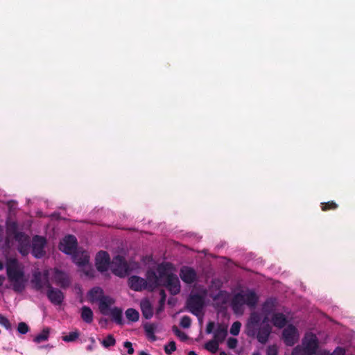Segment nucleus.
Wrapping results in <instances>:
<instances>
[{"instance_id":"1","label":"nucleus","mask_w":355,"mask_h":355,"mask_svg":"<svg viewBox=\"0 0 355 355\" xmlns=\"http://www.w3.org/2000/svg\"><path fill=\"white\" fill-rule=\"evenodd\" d=\"M268 318L263 320L260 313L252 312L245 324V334L249 337H256L261 344H266L272 331L271 326L267 323Z\"/></svg>"},{"instance_id":"2","label":"nucleus","mask_w":355,"mask_h":355,"mask_svg":"<svg viewBox=\"0 0 355 355\" xmlns=\"http://www.w3.org/2000/svg\"><path fill=\"white\" fill-rule=\"evenodd\" d=\"M6 275L12 289L16 293H21L25 288L24 272L20 267L17 259H9L6 263Z\"/></svg>"},{"instance_id":"3","label":"nucleus","mask_w":355,"mask_h":355,"mask_svg":"<svg viewBox=\"0 0 355 355\" xmlns=\"http://www.w3.org/2000/svg\"><path fill=\"white\" fill-rule=\"evenodd\" d=\"M168 266L169 263L159 265L157 272L161 277L165 279V280L163 281L162 286H165L171 295H175L180 291V282L176 275L168 272Z\"/></svg>"},{"instance_id":"4","label":"nucleus","mask_w":355,"mask_h":355,"mask_svg":"<svg viewBox=\"0 0 355 355\" xmlns=\"http://www.w3.org/2000/svg\"><path fill=\"white\" fill-rule=\"evenodd\" d=\"M205 305V294L191 293L187 299L185 307L193 315L202 321V311Z\"/></svg>"},{"instance_id":"5","label":"nucleus","mask_w":355,"mask_h":355,"mask_svg":"<svg viewBox=\"0 0 355 355\" xmlns=\"http://www.w3.org/2000/svg\"><path fill=\"white\" fill-rule=\"evenodd\" d=\"M110 270L114 275L119 277H125L130 272L129 264L125 259L121 255L113 257L110 263Z\"/></svg>"},{"instance_id":"6","label":"nucleus","mask_w":355,"mask_h":355,"mask_svg":"<svg viewBox=\"0 0 355 355\" xmlns=\"http://www.w3.org/2000/svg\"><path fill=\"white\" fill-rule=\"evenodd\" d=\"M301 349H302L308 355H315L319 347L318 338L313 333L306 334L304 337Z\"/></svg>"},{"instance_id":"7","label":"nucleus","mask_w":355,"mask_h":355,"mask_svg":"<svg viewBox=\"0 0 355 355\" xmlns=\"http://www.w3.org/2000/svg\"><path fill=\"white\" fill-rule=\"evenodd\" d=\"M215 327V322L213 321H209L206 327V334H210L213 333V330ZM227 336V326L222 324L218 323L216 325V330L214 332L213 338L218 341L219 343H223L225 338Z\"/></svg>"},{"instance_id":"8","label":"nucleus","mask_w":355,"mask_h":355,"mask_svg":"<svg viewBox=\"0 0 355 355\" xmlns=\"http://www.w3.org/2000/svg\"><path fill=\"white\" fill-rule=\"evenodd\" d=\"M46 288H47L46 296L49 301L54 305H60L64 299V293L58 288H53L48 279L47 275H45Z\"/></svg>"},{"instance_id":"9","label":"nucleus","mask_w":355,"mask_h":355,"mask_svg":"<svg viewBox=\"0 0 355 355\" xmlns=\"http://www.w3.org/2000/svg\"><path fill=\"white\" fill-rule=\"evenodd\" d=\"M78 241L75 236H66L59 245V249L67 254L72 255L77 251Z\"/></svg>"},{"instance_id":"10","label":"nucleus","mask_w":355,"mask_h":355,"mask_svg":"<svg viewBox=\"0 0 355 355\" xmlns=\"http://www.w3.org/2000/svg\"><path fill=\"white\" fill-rule=\"evenodd\" d=\"M46 244V240L42 236H34L32 239V254L37 259L43 257L46 252L44 248Z\"/></svg>"},{"instance_id":"11","label":"nucleus","mask_w":355,"mask_h":355,"mask_svg":"<svg viewBox=\"0 0 355 355\" xmlns=\"http://www.w3.org/2000/svg\"><path fill=\"white\" fill-rule=\"evenodd\" d=\"M6 243H9V238L12 237L16 241H21L26 240V234L24 232L18 231V225L16 222H8L6 224Z\"/></svg>"},{"instance_id":"12","label":"nucleus","mask_w":355,"mask_h":355,"mask_svg":"<svg viewBox=\"0 0 355 355\" xmlns=\"http://www.w3.org/2000/svg\"><path fill=\"white\" fill-rule=\"evenodd\" d=\"M146 290L153 291L160 286H162L164 277H161L153 270H148L146 275Z\"/></svg>"},{"instance_id":"13","label":"nucleus","mask_w":355,"mask_h":355,"mask_svg":"<svg viewBox=\"0 0 355 355\" xmlns=\"http://www.w3.org/2000/svg\"><path fill=\"white\" fill-rule=\"evenodd\" d=\"M282 337L287 346L294 345L299 339L297 329L293 324L288 325L283 330Z\"/></svg>"},{"instance_id":"14","label":"nucleus","mask_w":355,"mask_h":355,"mask_svg":"<svg viewBox=\"0 0 355 355\" xmlns=\"http://www.w3.org/2000/svg\"><path fill=\"white\" fill-rule=\"evenodd\" d=\"M96 269L101 272L107 270L109 266L110 267V257L109 254L105 251H100L96 256Z\"/></svg>"},{"instance_id":"15","label":"nucleus","mask_w":355,"mask_h":355,"mask_svg":"<svg viewBox=\"0 0 355 355\" xmlns=\"http://www.w3.org/2000/svg\"><path fill=\"white\" fill-rule=\"evenodd\" d=\"M128 286L135 291H142L146 290V279L137 275H132L128 278Z\"/></svg>"},{"instance_id":"16","label":"nucleus","mask_w":355,"mask_h":355,"mask_svg":"<svg viewBox=\"0 0 355 355\" xmlns=\"http://www.w3.org/2000/svg\"><path fill=\"white\" fill-rule=\"evenodd\" d=\"M180 277L184 282L191 284L196 280L197 274L193 268L188 266H183L180 269Z\"/></svg>"},{"instance_id":"17","label":"nucleus","mask_w":355,"mask_h":355,"mask_svg":"<svg viewBox=\"0 0 355 355\" xmlns=\"http://www.w3.org/2000/svg\"><path fill=\"white\" fill-rule=\"evenodd\" d=\"M54 280L56 284L62 288H66L71 284L69 276L59 269H55L54 270Z\"/></svg>"},{"instance_id":"18","label":"nucleus","mask_w":355,"mask_h":355,"mask_svg":"<svg viewBox=\"0 0 355 355\" xmlns=\"http://www.w3.org/2000/svg\"><path fill=\"white\" fill-rule=\"evenodd\" d=\"M46 275H47V277H49L48 271H44L43 274H42L40 272L34 273L31 283L35 290L42 291L43 288L46 287Z\"/></svg>"},{"instance_id":"19","label":"nucleus","mask_w":355,"mask_h":355,"mask_svg":"<svg viewBox=\"0 0 355 355\" xmlns=\"http://www.w3.org/2000/svg\"><path fill=\"white\" fill-rule=\"evenodd\" d=\"M245 304L243 293H238L233 297L231 306L235 313H242L243 311V306Z\"/></svg>"},{"instance_id":"20","label":"nucleus","mask_w":355,"mask_h":355,"mask_svg":"<svg viewBox=\"0 0 355 355\" xmlns=\"http://www.w3.org/2000/svg\"><path fill=\"white\" fill-rule=\"evenodd\" d=\"M98 301L99 302L98 309L100 312L104 315H108L110 307L114 303V300L109 296L101 295Z\"/></svg>"},{"instance_id":"21","label":"nucleus","mask_w":355,"mask_h":355,"mask_svg":"<svg viewBox=\"0 0 355 355\" xmlns=\"http://www.w3.org/2000/svg\"><path fill=\"white\" fill-rule=\"evenodd\" d=\"M73 261L78 266H85L89 263V257L85 252L76 251L72 255Z\"/></svg>"},{"instance_id":"22","label":"nucleus","mask_w":355,"mask_h":355,"mask_svg":"<svg viewBox=\"0 0 355 355\" xmlns=\"http://www.w3.org/2000/svg\"><path fill=\"white\" fill-rule=\"evenodd\" d=\"M242 293L245 304L250 308L254 307L259 300V297L256 293L252 290H247Z\"/></svg>"},{"instance_id":"23","label":"nucleus","mask_w":355,"mask_h":355,"mask_svg":"<svg viewBox=\"0 0 355 355\" xmlns=\"http://www.w3.org/2000/svg\"><path fill=\"white\" fill-rule=\"evenodd\" d=\"M140 307L144 318L146 319H150L153 317V306L148 299H144L141 301Z\"/></svg>"},{"instance_id":"24","label":"nucleus","mask_w":355,"mask_h":355,"mask_svg":"<svg viewBox=\"0 0 355 355\" xmlns=\"http://www.w3.org/2000/svg\"><path fill=\"white\" fill-rule=\"evenodd\" d=\"M272 322L273 325L278 328H283L286 322V316L282 313H277L273 314L272 317Z\"/></svg>"},{"instance_id":"25","label":"nucleus","mask_w":355,"mask_h":355,"mask_svg":"<svg viewBox=\"0 0 355 355\" xmlns=\"http://www.w3.org/2000/svg\"><path fill=\"white\" fill-rule=\"evenodd\" d=\"M94 314L92 309L87 306H83L81 309V318L86 323L90 324L93 321Z\"/></svg>"},{"instance_id":"26","label":"nucleus","mask_w":355,"mask_h":355,"mask_svg":"<svg viewBox=\"0 0 355 355\" xmlns=\"http://www.w3.org/2000/svg\"><path fill=\"white\" fill-rule=\"evenodd\" d=\"M110 315L112 320L118 324H123L122 309L119 307H114L110 310Z\"/></svg>"},{"instance_id":"27","label":"nucleus","mask_w":355,"mask_h":355,"mask_svg":"<svg viewBox=\"0 0 355 355\" xmlns=\"http://www.w3.org/2000/svg\"><path fill=\"white\" fill-rule=\"evenodd\" d=\"M19 243L18 250L23 255L26 256L29 252V237L26 235V240L21 241H17Z\"/></svg>"},{"instance_id":"28","label":"nucleus","mask_w":355,"mask_h":355,"mask_svg":"<svg viewBox=\"0 0 355 355\" xmlns=\"http://www.w3.org/2000/svg\"><path fill=\"white\" fill-rule=\"evenodd\" d=\"M50 334V329L49 327L44 328L40 334L37 335L34 338L33 341L36 343H40L43 341L48 340Z\"/></svg>"},{"instance_id":"29","label":"nucleus","mask_w":355,"mask_h":355,"mask_svg":"<svg viewBox=\"0 0 355 355\" xmlns=\"http://www.w3.org/2000/svg\"><path fill=\"white\" fill-rule=\"evenodd\" d=\"M103 289L100 287H94L92 288L89 293L88 295L92 302L97 301L98 299L103 295Z\"/></svg>"},{"instance_id":"30","label":"nucleus","mask_w":355,"mask_h":355,"mask_svg":"<svg viewBox=\"0 0 355 355\" xmlns=\"http://www.w3.org/2000/svg\"><path fill=\"white\" fill-rule=\"evenodd\" d=\"M220 343L213 338L205 343V348L211 353L214 354L218 351Z\"/></svg>"},{"instance_id":"31","label":"nucleus","mask_w":355,"mask_h":355,"mask_svg":"<svg viewBox=\"0 0 355 355\" xmlns=\"http://www.w3.org/2000/svg\"><path fill=\"white\" fill-rule=\"evenodd\" d=\"M125 313L127 319L131 322H137L139 318V313L135 309H128Z\"/></svg>"},{"instance_id":"32","label":"nucleus","mask_w":355,"mask_h":355,"mask_svg":"<svg viewBox=\"0 0 355 355\" xmlns=\"http://www.w3.org/2000/svg\"><path fill=\"white\" fill-rule=\"evenodd\" d=\"M144 329L147 337L153 341L156 340L155 336V326L153 324H146L144 326Z\"/></svg>"},{"instance_id":"33","label":"nucleus","mask_w":355,"mask_h":355,"mask_svg":"<svg viewBox=\"0 0 355 355\" xmlns=\"http://www.w3.org/2000/svg\"><path fill=\"white\" fill-rule=\"evenodd\" d=\"M80 336V332L78 330L69 332L67 335H64L62 337L63 341L67 343H71L76 341Z\"/></svg>"},{"instance_id":"34","label":"nucleus","mask_w":355,"mask_h":355,"mask_svg":"<svg viewBox=\"0 0 355 355\" xmlns=\"http://www.w3.org/2000/svg\"><path fill=\"white\" fill-rule=\"evenodd\" d=\"M172 331L174 334L180 339V340L186 341L188 340V336L184 332L182 331L176 325H173L172 327Z\"/></svg>"},{"instance_id":"35","label":"nucleus","mask_w":355,"mask_h":355,"mask_svg":"<svg viewBox=\"0 0 355 355\" xmlns=\"http://www.w3.org/2000/svg\"><path fill=\"white\" fill-rule=\"evenodd\" d=\"M160 300L159 301V307L157 309V313H159L164 310V304L166 299V294L164 290L162 289L159 291Z\"/></svg>"},{"instance_id":"36","label":"nucleus","mask_w":355,"mask_h":355,"mask_svg":"<svg viewBox=\"0 0 355 355\" xmlns=\"http://www.w3.org/2000/svg\"><path fill=\"white\" fill-rule=\"evenodd\" d=\"M103 346L105 348L114 346L116 344V340L113 335L109 334L102 342Z\"/></svg>"},{"instance_id":"37","label":"nucleus","mask_w":355,"mask_h":355,"mask_svg":"<svg viewBox=\"0 0 355 355\" xmlns=\"http://www.w3.org/2000/svg\"><path fill=\"white\" fill-rule=\"evenodd\" d=\"M338 208V205L334 201H329L327 202L321 203V209L323 211L329 210H335Z\"/></svg>"},{"instance_id":"38","label":"nucleus","mask_w":355,"mask_h":355,"mask_svg":"<svg viewBox=\"0 0 355 355\" xmlns=\"http://www.w3.org/2000/svg\"><path fill=\"white\" fill-rule=\"evenodd\" d=\"M241 327V323L239 321L233 322L230 328V334L233 336L239 335Z\"/></svg>"},{"instance_id":"39","label":"nucleus","mask_w":355,"mask_h":355,"mask_svg":"<svg viewBox=\"0 0 355 355\" xmlns=\"http://www.w3.org/2000/svg\"><path fill=\"white\" fill-rule=\"evenodd\" d=\"M0 325L3 327L7 330H11L12 329V325L10 322L9 320L0 313Z\"/></svg>"},{"instance_id":"40","label":"nucleus","mask_w":355,"mask_h":355,"mask_svg":"<svg viewBox=\"0 0 355 355\" xmlns=\"http://www.w3.org/2000/svg\"><path fill=\"white\" fill-rule=\"evenodd\" d=\"M17 331L21 334H26L30 331V328L26 322H21L18 324Z\"/></svg>"},{"instance_id":"41","label":"nucleus","mask_w":355,"mask_h":355,"mask_svg":"<svg viewBox=\"0 0 355 355\" xmlns=\"http://www.w3.org/2000/svg\"><path fill=\"white\" fill-rule=\"evenodd\" d=\"M180 324L183 328H189L191 324V319L188 315H184L180 320Z\"/></svg>"},{"instance_id":"42","label":"nucleus","mask_w":355,"mask_h":355,"mask_svg":"<svg viewBox=\"0 0 355 355\" xmlns=\"http://www.w3.org/2000/svg\"><path fill=\"white\" fill-rule=\"evenodd\" d=\"M176 350V344L174 341H170L167 345L164 347V351L166 354H171Z\"/></svg>"},{"instance_id":"43","label":"nucleus","mask_w":355,"mask_h":355,"mask_svg":"<svg viewBox=\"0 0 355 355\" xmlns=\"http://www.w3.org/2000/svg\"><path fill=\"white\" fill-rule=\"evenodd\" d=\"M291 355H308L306 353L301 349L300 345L295 347L291 352Z\"/></svg>"},{"instance_id":"44","label":"nucleus","mask_w":355,"mask_h":355,"mask_svg":"<svg viewBox=\"0 0 355 355\" xmlns=\"http://www.w3.org/2000/svg\"><path fill=\"white\" fill-rule=\"evenodd\" d=\"M237 343H238V340L236 338H229L227 340V347L230 349L236 348Z\"/></svg>"},{"instance_id":"45","label":"nucleus","mask_w":355,"mask_h":355,"mask_svg":"<svg viewBox=\"0 0 355 355\" xmlns=\"http://www.w3.org/2000/svg\"><path fill=\"white\" fill-rule=\"evenodd\" d=\"M330 355H345V349L343 347H338L332 353H330Z\"/></svg>"},{"instance_id":"46","label":"nucleus","mask_w":355,"mask_h":355,"mask_svg":"<svg viewBox=\"0 0 355 355\" xmlns=\"http://www.w3.org/2000/svg\"><path fill=\"white\" fill-rule=\"evenodd\" d=\"M124 347L128 349V354H132L134 353V349L132 347V345L129 341H125L123 344Z\"/></svg>"},{"instance_id":"47","label":"nucleus","mask_w":355,"mask_h":355,"mask_svg":"<svg viewBox=\"0 0 355 355\" xmlns=\"http://www.w3.org/2000/svg\"><path fill=\"white\" fill-rule=\"evenodd\" d=\"M267 355H277V349L275 345L269 346L267 349Z\"/></svg>"},{"instance_id":"48","label":"nucleus","mask_w":355,"mask_h":355,"mask_svg":"<svg viewBox=\"0 0 355 355\" xmlns=\"http://www.w3.org/2000/svg\"><path fill=\"white\" fill-rule=\"evenodd\" d=\"M83 272L85 275L87 277H93L94 276V270L92 268L84 269Z\"/></svg>"},{"instance_id":"49","label":"nucleus","mask_w":355,"mask_h":355,"mask_svg":"<svg viewBox=\"0 0 355 355\" xmlns=\"http://www.w3.org/2000/svg\"><path fill=\"white\" fill-rule=\"evenodd\" d=\"M224 293L225 292L223 291H220L214 297H213V300H219L222 296L224 295Z\"/></svg>"},{"instance_id":"50","label":"nucleus","mask_w":355,"mask_h":355,"mask_svg":"<svg viewBox=\"0 0 355 355\" xmlns=\"http://www.w3.org/2000/svg\"><path fill=\"white\" fill-rule=\"evenodd\" d=\"M5 281V277L3 275H0V287L3 285Z\"/></svg>"},{"instance_id":"51","label":"nucleus","mask_w":355,"mask_h":355,"mask_svg":"<svg viewBox=\"0 0 355 355\" xmlns=\"http://www.w3.org/2000/svg\"><path fill=\"white\" fill-rule=\"evenodd\" d=\"M318 355H330V353L327 351L320 352Z\"/></svg>"},{"instance_id":"52","label":"nucleus","mask_w":355,"mask_h":355,"mask_svg":"<svg viewBox=\"0 0 355 355\" xmlns=\"http://www.w3.org/2000/svg\"><path fill=\"white\" fill-rule=\"evenodd\" d=\"M139 355H149V354L144 351H141L139 352Z\"/></svg>"},{"instance_id":"53","label":"nucleus","mask_w":355,"mask_h":355,"mask_svg":"<svg viewBox=\"0 0 355 355\" xmlns=\"http://www.w3.org/2000/svg\"><path fill=\"white\" fill-rule=\"evenodd\" d=\"M188 355H197V354L194 351H190Z\"/></svg>"},{"instance_id":"54","label":"nucleus","mask_w":355,"mask_h":355,"mask_svg":"<svg viewBox=\"0 0 355 355\" xmlns=\"http://www.w3.org/2000/svg\"><path fill=\"white\" fill-rule=\"evenodd\" d=\"M3 268V264L2 261L0 260V270H2Z\"/></svg>"},{"instance_id":"55","label":"nucleus","mask_w":355,"mask_h":355,"mask_svg":"<svg viewBox=\"0 0 355 355\" xmlns=\"http://www.w3.org/2000/svg\"><path fill=\"white\" fill-rule=\"evenodd\" d=\"M2 232H3V228H2V227L0 225V236L1 235Z\"/></svg>"},{"instance_id":"56","label":"nucleus","mask_w":355,"mask_h":355,"mask_svg":"<svg viewBox=\"0 0 355 355\" xmlns=\"http://www.w3.org/2000/svg\"><path fill=\"white\" fill-rule=\"evenodd\" d=\"M219 355H227L225 352H221Z\"/></svg>"},{"instance_id":"57","label":"nucleus","mask_w":355,"mask_h":355,"mask_svg":"<svg viewBox=\"0 0 355 355\" xmlns=\"http://www.w3.org/2000/svg\"><path fill=\"white\" fill-rule=\"evenodd\" d=\"M87 349L88 350H92V346H88L87 347Z\"/></svg>"},{"instance_id":"58","label":"nucleus","mask_w":355,"mask_h":355,"mask_svg":"<svg viewBox=\"0 0 355 355\" xmlns=\"http://www.w3.org/2000/svg\"><path fill=\"white\" fill-rule=\"evenodd\" d=\"M252 355H260L259 352H254L252 354Z\"/></svg>"},{"instance_id":"59","label":"nucleus","mask_w":355,"mask_h":355,"mask_svg":"<svg viewBox=\"0 0 355 355\" xmlns=\"http://www.w3.org/2000/svg\"><path fill=\"white\" fill-rule=\"evenodd\" d=\"M267 304H268V302H266V303L264 304V305H263V309H266V306H267Z\"/></svg>"}]
</instances>
